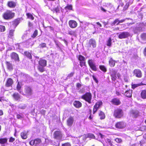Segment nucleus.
Here are the masks:
<instances>
[{
    "label": "nucleus",
    "mask_w": 146,
    "mask_h": 146,
    "mask_svg": "<svg viewBox=\"0 0 146 146\" xmlns=\"http://www.w3.org/2000/svg\"><path fill=\"white\" fill-rule=\"evenodd\" d=\"M13 99L16 101H19L21 99L20 96L17 93H15L12 95Z\"/></svg>",
    "instance_id": "nucleus-16"
},
{
    "label": "nucleus",
    "mask_w": 146,
    "mask_h": 146,
    "mask_svg": "<svg viewBox=\"0 0 146 146\" xmlns=\"http://www.w3.org/2000/svg\"><path fill=\"white\" fill-rule=\"evenodd\" d=\"M119 20L118 19H116L113 22H114L115 24L116 25V24L118 22Z\"/></svg>",
    "instance_id": "nucleus-58"
},
{
    "label": "nucleus",
    "mask_w": 146,
    "mask_h": 146,
    "mask_svg": "<svg viewBox=\"0 0 146 146\" xmlns=\"http://www.w3.org/2000/svg\"><path fill=\"white\" fill-rule=\"evenodd\" d=\"M11 56L12 58L15 61H19V60L18 55L16 53L13 52L11 53Z\"/></svg>",
    "instance_id": "nucleus-15"
},
{
    "label": "nucleus",
    "mask_w": 146,
    "mask_h": 146,
    "mask_svg": "<svg viewBox=\"0 0 146 146\" xmlns=\"http://www.w3.org/2000/svg\"><path fill=\"white\" fill-rule=\"evenodd\" d=\"M27 15L28 18L31 19L32 20L34 19V17L30 13H27Z\"/></svg>",
    "instance_id": "nucleus-39"
},
{
    "label": "nucleus",
    "mask_w": 146,
    "mask_h": 146,
    "mask_svg": "<svg viewBox=\"0 0 146 146\" xmlns=\"http://www.w3.org/2000/svg\"><path fill=\"white\" fill-rule=\"evenodd\" d=\"M114 115L116 118H120L123 115L122 110L119 109H117L114 111Z\"/></svg>",
    "instance_id": "nucleus-4"
},
{
    "label": "nucleus",
    "mask_w": 146,
    "mask_h": 146,
    "mask_svg": "<svg viewBox=\"0 0 146 146\" xmlns=\"http://www.w3.org/2000/svg\"><path fill=\"white\" fill-rule=\"evenodd\" d=\"M13 83V81L11 78H8L6 82L5 86L7 87L11 86H12Z\"/></svg>",
    "instance_id": "nucleus-17"
},
{
    "label": "nucleus",
    "mask_w": 146,
    "mask_h": 146,
    "mask_svg": "<svg viewBox=\"0 0 146 146\" xmlns=\"http://www.w3.org/2000/svg\"><path fill=\"white\" fill-rule=\"evenodd\" d=\"M46 44L45 43H42L41 44H40L39 46H38V47L40 48H44V47H46Z\"/></svg>",
    "instance_id": "nucleus-43"
},
{
    "label": "nucleus",
    "mask_w": 146,
    "mask_h": 146,
    "mask_svg": "<svg viewBox=\"0 0 146 146\" xmlns=\"http://www.w3.org/2000/svg\"><path fill=\"white\" fill-rule=\"evenodd\" d=\"M141 96L142 98L146 99V90H144L142 91L141 93Z\"/></svg>",
    "instance_id": "nucleus-28"
},
{
    "label": "nucleus",
    "mask_w": 146,
    "mask_h": 146,
    "mask_svg": "<svg viewBox=\"0 0 146 146\" xmlns=\"http://www.w3.org/2000/svg\"><path fill=\"white\" fill-rule=\"evenodd\" d=\"M142 30V28L141 27H136L133 29L134 32L135 33H136L138 32H140Z\"/></svg>",
    "instance_id": "nucleus-32"
},
{
    "label": "nucleus",
    "mask_w": 146,
    "mask_h": 146,
    "mask_svg": "<svg viewBox=\"0 0 146 146\" xmlns=\"http://www.w3.org/2000/svg\"><path fill=\"white\" fill-rule=\"evenodd\" d=\"M124 95L127 97L130 98L132 96V91L130 90L127 91L125 92Z\"/></svg>",
    "instance_id": "nucleus-29"
},
{
    "label": "nucleus",
    "mask_w": 146,
    "mask_h": 146,
    "mask_svg": "<svg viewBox=\"0 0 146 146\" xmlns=\"http://www.w3.org/2000/svg\"><path fill=\"white\" fill-rule=\"evenodd\" d=\"M74 105L76 108H79L82 106L81 103L79 101H75L74 103Z\"/></svg>",
    "instance_id": "nucleus-24"
},
{
    "label": "nucleus",
    "mask_w": 146,
    "mask_h": 146,
    "mask_svg": "<svg viewBox=\"0 0 146 146\" xmlns=\"http://www.w3.org/2000/svg\"><path fill=\"white\" fill-rule=\"evenodd\" d=\"M6 65L7 69L9 70H11L13 69V66L12 64L9 62H6Z\"/></svg>",
    "instance_id": "nucleus-25"
},
{
    "label": "nucleus",
    "mask_w": 146,
    "mask_h": 146,
    "mask_svg": "<svg viewBox=\"0 0 146 146\" xmlns=\"http://www.w3.org/2000/svg\"><path fill=\"white\" fill-rule=\"evenodd\" d=\"M14 16V13L10 11H7L3 15V17L5 19H12Z\"/></svg>",
    "instance_id": "nucleus-3"
},
{
    "label": "nucleus",
    "mask_w": 146,
    "mask_h": 146,
    "mask_svg": "<svg viewBox=\"0 0 146 146\" xmlns=\"http://www.w3.org/2000/svg\"><path fill=\"white\" fill-rule=\"evenodd\" d=\"M99 115L100 119H104L105 118V115L104 113L102 111H100L99 113Z\"/></svg>",
    "instance_id": "nucleus-30"
},
{
    "label": "nucleus",
    "mask_w": 146,
    "mask_h": 146,
    "mask_svg": "<svg viewBox=\"0 0 146 146\" xmlns=\"http://www.w3.org/2000/svg\"><path fill=\"white\" fill-rule=\"evenodd\" d=\"M125 20V19H123L122 20H119L118 22L116 24V25H118L119 23H122L124 22Z\"/></svg>",
    "instance_id": "nucleus-54"
},
{
    "label": "nucleus",
    "mask_w": 146,
    "mask_h": 146,
    "mask_svg": "<svg viewBox=\"0 0 146 146\" xmlns=\"http://www.w3.org/2000/svg\"><path fill=\"white\" fill-rule=\"evenodd\" d=\"M14 29H11L9 31V37L11 38H12L14 35Z\"/></svg>",
    "instance_id": "nucleus-31"
},
{
    "label": "nucleus",
    "mask_w": 146,
    "mask_h": 146,
    "mask_svg": "<svg viewBox=\"0 0 146 146\" xmlns=\"http://www.w3.org/2000/svg\"><path fill=\"white\" fill-rule=\"evenodd\" d=\"M110 73L112 80L115 81L117 78L116 74L117 71L114 69L112 68L110 69Z\"/></svg>",
    "instance_id": "nucleus-7"
},
{
    "label": "nucleus",
    "mask_w": 146,
    "mask_h": 146,
    "mask_svg": "<svg viewBox=\"0 0 146 146\" xmlns=\"http://www.w3.org/2000/svg\"><path fill=\"white\" fill-rule=\"evenodd\" d=\"M88 47L94 48L96 47V42L95 40L91 38L87 44Z\"/></svg>",
    "instance_id": "nucleus-8"
},
{
    "label": "nucleus",
    "mask_w": 146,
    "mask_h": 146,
    "mask_svg": "<svg viewBox=\"0 0 146 146\" xmlns=\"http://www.w3.org/2000/svg\"><path fill=\"white\" fill-rule=\"evenodd\" d=\"M54 10L56 13H57L59 12L60 11V9L58 7H57L54 9Z\"/></svg>",
    "instance_id": "nucleus-48"
},
{
    "label": "nucleus",
    "mask_w": 146,
    "mask_h": 146,
    "mask_svg": "<svg viewBox=\"0 0 146 146\" xmlns=\"http://www.w3.org/2000/svg\"><path fill=\"white\" fill-rule=\"evenodd\" d=\"M100 68L103 71L105 72L106 71V67L104 66H100Z\"/></svg>",
    "instance_id": "nucleus-37"
},
{
    "label": "nucleus",
    "mask_w": 146,
    "mask_h": 146,
    "mask_svg": "<svg viewBox=\"0 0 146 146\" xmlns=\"http://www.w3.org/2000/svg\"><path fill=\"white\" fill-rule=\"evenodd\" d=\"M88 137L89 138H90L93 139H95V136L94 135L92 134V133H89L88 134Z\"/></svg>",
    "instance_id": "nucleus-46"
},
{
    "label": "nucleus",
    "mask_w": 146,
    "mask_h": 146,
    "mask_svg": "<svg viewBox=\"0 0 146 146\" xmlns=\"http://www.w3.org/2000/svg\"><path fill=\"white\" fill-rule=\"evenodd\" d=\"M36 140L35 139V140H31L30 142V144L31 145H33L34 144L35 142V141Z\"/></svg>",
    "instance_id": "nucleus-55"
},
{
    "label": "nucleus",
    "mask_w": 146,
    "mask_h": 146,
    "mask_svg": "<svg viewBox=\"0 0 146 146\" xmlns=\"http://www.w3.org/2000/svg\"><path fill=\"white\" fill-rule=\"evenodd\" d=\"M36 36V30H35L34 34L32 36V37L34 38Z\"/></svg>",
    "instance_id": "nucleus-56"
},
{
    "label": "nucleus",
    "mask_w": 146,
    "mask_h": 146,
    "mask_svg": "<svg viewBox=\"0 0 146 146\" xmlns=\"http://www.w3.org/2000/svg\"><path fill=\"white\" fill-rule=\"evenodd\" d=\"M141 38L143 40L146 41V33H143L141 35Z\"/></svg>",
    "instance_id": "nucleus-38"
},
{
    "label": "nucleus",
    "mask_w": 146,
    "mask_h": 146,
    "mask_svg": "<svg viewBox=\"0 0 146 146\" xmlns=\"http://www.w3.org/2000/svg\"><path fill=\"white\" fill-rule=\"evenodd\" d=\"M98 136H99V137H100L102 139L103 138V137H104V136L103 135H102V134L100 133L99 134Z\"/></svg>",
    "instance_id": "nucleus-59"
},
{
    "label": "nucleus",
    "mask_w": 146,
    "mask_h": 146,
    "mask_svg": "<svg viewBox=\"0 0 146 146\" xmlns=\"http://www.w3.org/2000/svg\"><path fill=\"white\" fill-rule=\"evenodd\" d=\"M111 38H110L107 42V45L109 46H111Z\"/></svg>",
    "instance_id": "nucleus-40"
},
{
    "label": "nucleus",
    "mask_w": 146,
    "mask_h": 146,
    "mask_svg": "<svg viewBox=\"0 0 146 146\" xmlns=\"http://www.w3.org/2000/svg\"><path fill=\"white\" fill-rule=\"evenodd\" d=\"M119 27H117L113 29V31L116 30H119Z\"/></svg>",
    "instance_id": "nucleus-62"
},
{
    "label": "nucleus",
    "mask_w": 146,
    "mask_h": 146,
    "mask_svg": "<svg viewBox=\"0 0 146 146\" xmlns=\"http://www.w3.org/2000/svg\"><path fill=\"white\" fill-rule=\"evenodd\" d=\"M22 85L21 83L20 82H18L17 86L16 87V88L17 90L21 94L22 92V90L21 89Z\"/></svg>",
    "instance_id": "nucleus-20"
},
{
    "label": "nucleus",
    "mask_w": 146,
    "mask_h": 146,
    "mask_svg": "<svg viewBox=\"0 0 146 146\" xmlns=\"http://www.w3.org/2000/svg\"><path fill=\"white\" fill-rule=\"evenodd\" d=\"M25 55L30 59L31 58V53L27 51H25L24 52Z\"/></svg>",
    "instance_id": "nucleus-36"
},
{
    "label": "nucleus",
    "mask_w": 146,
    "mask_h": 146,
    "mask_svg": "<svg viewBox=\"0 0 146 146\" xmlns=\"http://www.w3.org/2000/svg\"><path fill=\"white\" fill-rule=\"evenodd\" d=\"M102 104V102L101 101L97 102L94 106L93 109V113L94 114L100 108Z\"/></svg>",
    "instance_id": "nucleus-9"
},
{
    "label": "nucleus",
    "mask_w": 146,
    "mask_h": 146,
    "mask_svg": "<svg viewBox=\"0 0 146 146\" xmlns=\"http://www.w3.org/2000/svg\"><path fill=\"white\" fill-rule=\"evenodd\" d=\"M144 54L145 56H146V47L144 49Z\"/></svg>",
    "instance_id": "nucleus-64"
},
{
    "label": "nucleus",
    "mask_w": 146,
    "mask_h": 146,
    "mask_svg": "<svg viewBox=\"0 0 146 146\" xmlns=\"http://www.w3.org/2000/svg\"><path fill=\"white\" fill-rule=\"evenodd\" d=\"M88 64L91 69L93 70L96 71L97 70V68L95 62L92 59L89 60L88 61Z\"/></svg>",
    "instance_id": "nucleus-10"
},
{
    "label": "nucleus",
    "mask_w": 146,
    "mask_h": 146,
    "mask_svg": "<svg viewBox=\"0 0 146 146\" xmlns=\"http://www.w3.org/2000/svg\"><path fill=\"white\" fill-rule=\"evenodd\" d=\"M5 30V27L4 26L0 25V32H4Z\"/></svg>",
    "instance_id": "nucleus-45"
},
{
    "label": "nucleus",
    "mask_w": 146,
    "mask_h": 146,
    "mask_svg": "<svg viewBox=\"0 0 146 146\" xmlns=\"http://www.w3.org/2000/svg\"><path fill=\"white\" fill-rule=\"evenodd\" d=\"M3 114V112L2 110H0V116L2 115Z\"/></svg>",
    "instance_id": "nucleus-60"
},
{
    "label": "nucleus",
    "mask_w": 146,
    "mask_h": 146,
    "mask_svg": "<svg viewBox=\"0 0 146 146\" xmlns=\"http://www.w3.org/2000/svg\"><path fill=\"white\" fill-rule=\"evenodd\" d=\"M28 131H24L21 133V138L23 139H26L27 138Z\"/></svg>",
    "instance_id": "nucleus-19"
},
{
    "label": "nucleus",
    "mask_w": 146,
    "mask_h": 146,
    "mask_svg": "<svg viewBox=\"0 0 146 146\" xmlns=\"http://www.w3.org/2000/svg\"><path fill=\"white\" fill-rule=\"evenodd\" d=\"M82 98L88 103L90 104L92 99V95L90 92H86L82 96Z\"/></svg>",
    "instance_id": "nucleus-2"
},
{
    "label": "nucleus",
    "mask_w": 146,
    "mask_h": 146,
    "mask_svg": "<svg viewBox=\"0 0 146 146\" xmlns=\"http://www.w3.org/2000/svg\"><path fill=\"white\" fill-rule=\"evenodd\" d=\"M19 23V21L18 19L15 20L13 22L12 25L15 28L18 25Z\"/></svg>",
    "instance_id": "nucleus-33"
},
{
    "label": "nucleus",
    "mask_w": 146,
    "mask_h": 146,
    "mask_svg": "<svg viewBox=\"0 0 146 146\" xmlns=\"http://www.w3.org/2000/svg\"><path fill=\"white\" fill-rule=\"evenodd\" d=\"M126 126V124L123 121L117 122L115 125L116 128L121 129L124 128Z\"/></svg>",
    "instance_id": "nucleus-11"
},
{
    "label": "nucleus",
    "mask_w": 146,
    "mask_h": 146,
    "mask_svg": "<svg viewBox=\"0 0 146 146\" xmlns=\"http://www.w3.org/2000/svg\"><path fill=\"white\" fill-rule=\"evenodd\" d=\"M33 91L31 88L28 86H25L23 91H22L21 94L27 97L32 95Z\"/></svg>",
    "instance_id": "nucleus-1"
},
{
    "label": "nucleus",
    "mask_w": 146,
    "mask_h": 146,
    "mask_svg": "<svg viewBox=\"0 0 146 146\" xmlns=\"http://www.w3.org/2000/svg\"><path fill=\"white\" fill-rule=\"evenodd\" d=\"M7 5L10 7L14 8L16 6V3L13 1H10L8 2Z\"/></svg>",
    "instance_id": "nucleus-21"
},
{
    "label": "nucleus",
    "mask_w": 146,
    "mask_h": 146,
    "mask_svg": "<svg viewBox=\"0 0 146 146\" xmlns=\"http://www.w3.org/2000/svg\"><path fill=\"white\" fill-rule=\"evenodd\" d=\"M106 141L109 143L110 146H111L112 143L111 142V140L110 139H107L106 140Z\"/></svg>",
    "instance_id": "nucleus-51"
},
{
    "label": "nucleus",
    "mask_w": 146,
    "mask_h": 146,
    "mask_svg": "<svg viewBox=\"0 0 146 146\" xmlns=\"http://www.w3.org/2000/svg\"><path fill=\"white\" fill-rule=\"evenodd\" d=\"M81 85L79 83H78L77 84L76 86L77 88L79 89V88L81 87Z\"/></svg>",
    "instance_id": "nucleus-57"
},
{
    "label": "nucleus",
    "mask_w": 146,
    "mask_h": 146,
    "mask_svg": "<svg viewBox=\"0 0 146 146\" xmlns=\"http://www.w3.org/2000/svg\"><path fill=\"white\" fill-rule=\"evenodd\" d=\"M7 142V139L6 138H0V144L3 145H4L5 143H6Z\"/></svg>",
    "instance_id": "nucleus-27"
},
{
    "label": "nucleus",
    "mask_w": 146,
    "mask_h": 146,
    "mask_svg": "<svg viewBox=\"0 0 146 146\" xmlns=\"http://www.w3.org/2000/svg\"><path fill=\"white\" fill-rule=\"evenodd\" d=\"M62 146H71V145L70 143H66L62 144Z\"/></svg>",
    "instance_id": "nucleus-47"
},
{
    "label": "nucleus",
    "mask_w": 146,
    "mask_h": 146,
    "mask_svg": "<svg viewBox=\"0 0 146 146\" xmlns=\"http://www.w3.org/2000/svg\"><path fill=\"white\" fill-rule=\"evenodd\" d=\"M115 140L116 142L118 143H120L122 141L121 139L119 138H116Z\"/></svg>",
    "instance_id": "nucleus-50"
},
{
    "label": "nucleus",
    "mask_w": 146,
    "mask_h": 146,
    "mask_svg": "<svg viewBox=\"0 0 146 146\" xmlns=\"http://www.w3.org/2000/svg\"><path fill=\"white\" fill-rule=\"evenodd\" d=\"M65 9L66 10H71L72 9V7L71 5H68L65 7Z\"/></svg>",
    "instance_id": "nucleus-41"
},
{
    "label": "nucleus",
    "mask_w": 146,
    "mask_h": 146,
    "mask_svg": "<svg viewBox=\"0 0 146 146\" xmlns=\"http://www.w3.org/2000/svg\"><path fill=\"white\" fill-rule=\"evenodd\" d=\"M144 85V84L142 82H141V83L140 84H134L132 85V88L133 89H135L136 87H138L139 86H142V85Z\"/></svg>",
    "instance_id": "nucleus-34"
},
{
    "label": "nucleus",
    "mask_w": 146,
    "mask_h": 146,
    "mask_svg": "<svg viewBox=\"0 0 146 146\" xmlns=\"http://www.w3.org/2000/svg\"><path fill=\"white\" fill-rule=\"evenodd\" d=\"M44 67L41 66H39L38 68V70L41 72H43L44 71Z\"/></svg>",
    "instance_id": "nucleus-44"
},
{
    "label": "nucleus",
    "mask_w": 146,
    "mask_h": 146,
    "mask_svg": "<svg viewBox=\"0 0 146 146\" xmlns=\"http://www.w3.org/2000/svg\"><path fill=\"white\" fill-rule=\"evenodd\" d=\"M80 65L81 67L83 66H86L85 61L80 62Z\"/></svg>",
    "instance_id": "nucleus-42"
},
{
    "label": "nucleus",
    "mask_w": 146,
    "mask_h": 146,
    "mask_svg": "<svg viewBox=\"0 0 146 146\" xmlns=\"http://www.w3.org/2000/svg\"><path fill=\"white\" fill-rule=\"evenodd\" d=\"M78 58L80 62L85 61V58L81 55H79L78 56Z\"/></svg>",
    "instance_id": "nucleus-35"
},
{
    "label": "nucleus",
    "mask_w": 146,
    "mask_h": 146,
    "mask_svg": "<svg viewBox=\"0 0 146 146\" xmlns=\"http://www.w3.org/2000/svg\"><path fill=\"white\" fill-rule=\"evenodd\" d=\"M74 75V73L73 72H71L70 74H69L67 76L68 78H70V77H72Z\"/></svg>",
    "instance_id": "nucleus-52"
},
{
    "label": "nucleus",
    "mask_w": 146,
    "mask_h": 146,
    "mask_svg": "<svg viewBox=\"0 0 146 146\" xmlns=\"http://www.w3.org/2000/svg\"><path fill=\"white\" fill-rule=\"evenodd\" d=\"M17 117L18 119H21L23 118V116L18 114L17 115Z\"/></svg>",
    "instance_id": "nucleus-53"
},
{
    "label": "nucleus",
    "mask_w": 146,
    "mask_h": 146,
    "mask_svg": "<svg viewBox=\"0 0 146 146\" xmlns=\"http://www.w3.org/2000/svg\"><path fill=\"white\" fill-rule=\"evenodd\" d=\"M117 34H119L118 37L120 39L127 38L130 35L129 33L127 32H120L119 33H118Z\"/></svg>",
    "instance_id": "nucleus-5"
},
{
    "label": "nucleus",
    "mask_w": 146,
    "mask_h": 146,
    "mask_svg": "<svg viewBox=\"0 0 146 146\" xmlns=\"http://www.w3.org/2000/svg\"><path fill=\"white\" fill-rule=\"evenodd\" d=\"M15 140V139L12 137H11L9 139V141L10 142H13Z\"/></svg>",
    "instance_id": "nucleus-49"
},
{
    "label": "nucleus",
    "mask_w": 146,
    "mask_h": 146,
    "mask_svg": "<svg viewBox=\"0 0 146 146\" xmlns=\"http://www.w3.org/2000/svg\"><path fill=\"white\" fill-rule=\"evenodd\" d=\"M111 102L113 104L116 105H119L121 103L119 100L116 98H114L113 99L111 100Z\"/></svg>",
    "instance_id": "nucleus-18"
},
{
    "label": "nucleus",
    "mask_w": 146,
    "mask_h": 146,
    "mask_svg": "<svg viewBox=\"0 0 146 146\" xmlns=\"http://www.w3.org/2000/svg\"><path fill=\"white\" fill-rule=\"evenodd\" d=\"M53 136L54 139L58 140H60L62 139L63 135L61 131H56L54 132Z\"/></svg>",
    "instance_id": "nucleus-6"
},
{
    "label": "nucleus",
    "mask_w": 146,
    "mask_h": 146,
    "mask_svg": "<svg viewBox=\"0 0 146 146\" xmlns=\"http://www.w3.org/2000/svg\"><path fill=\"white\" fill-rule=\"evenodd\" d=\"M74 119L73 117H69L67 120V124L69 127H71L74 123Z\"/></svg>",
    "instance_id": "nucleus-12"
},
{
    "label": "nucleus",
    "mask_w": 146,
    "mask_h": 146,
    "mask_svg": "<svg viewBox=\"0 0 146 146\" xmlns=\"http://www.w3.org/2000/svg\"><path fill=\"white\" fill-rule=\"evenodd\" d=\"M133 73L136 77L140 78L142 76V73L141 71L138 69H136L134 70Z\"/></svg>",
    "instance_id": "nucleus-13"
},
{
    "label": "nucleus",
    "mask_w": 146,
    "mask_h": 146,
    "mask_svg": "<svg viewBox=\"0 0 146 146\" xmlns=\"http://www.w3.org/2000/svg\"><path fill=\"white\" fill-rule=\"evenodd\" d=\"M131 113L133 117H136L138 115L139 112L136 110H132L131 111Z\"/></svg>",
    "instance_id": "nucleus-26"
},
{
    "label": "nucleus",
    "mask_w": 146,
    "mask_h": 146,
    "mask_svg": "<svg viewBox=\"0 0 146 146\" xmlns=\"http://www.w3.org/2000/svg\"><path fill=\"white\" fill-rule=\"evenodd\" d=\"M68 23L69 26L72 28H75L77 26V23L74 20L70 21Z\"/></svg>",
    "instance_id": "nucleus-14"
},
{
    "label": "nucleus",
    "mask_w": 146,
    "mask_h": 146,
    "mask_svg": "<svg viewBox=\"0 0 146 146\" xmlns=\"http://www.w3.org/2000/svg\"><path fill=\"white\" fill-rule=\"evenodd\" d=\"M39 64L41 66H45L46 65V61L44 60H40L39 61Z\"/></svg>",
    "instance_id": "nucleus-23"
},
{
    "label": "nucleus",
    "mask_w": 146,
    "mask_h": 146,
    "mask_svg": "<svg viewBox=\"0 0 146 146\" xmlns=\"http://www.w3.org/2000/svg\"><path fill=\"white\" fill-rule=\"evenodd\" d=\"M115 61L112 58H110V59L109 60V64L111 67H114L115 65Z\"/></svg>",
    "instance_id": "nucleus-22"
},
{
    "label": "nucleus",
    "mask_w": 146,
    "mask_h": 146,
    "mask_svg": "<svg viewBox=\"0 0 146 146\" xmlns=\"http://www.w3.org/2000/svg\"><path fill=\"white\" fill-rule=\"evenodd\" d=\"M96 24L97 25H99L100 27H102V25L99 22L96 23Z\"/></svg>",
    "instance_id": "nucleus-61"
},
{
    "label": "nucleus",
    "mask_w": 146,
    "mask_h": 146,
    "mask_svg": "<svg viewBox=\"0 0 146 146\" xmlns=\"http://www.w3.org/2000/svg\"><path fill=\"white\" fill-rule=\"evenodd\" d=\"M93 78H94V80L95 81V82L96 83H98V81L94 77Z\"/></svg>",
    "instance_id": "nucleus-63"
}]
</instances>
